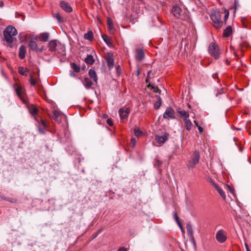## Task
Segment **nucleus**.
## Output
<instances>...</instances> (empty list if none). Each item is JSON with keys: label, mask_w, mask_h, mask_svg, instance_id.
<instances>
[{"label": "nucleus", "mask_w": 251, "mask_h": 251, "mask_svg": "<svg viewBox=\"0 0 251 251\" xmlns=\"http://www.w3.org/2000/svg\"><path fill=\"white\" fill-rule=\"evenodd\" d=\"M29 111L30 113V114L33 115L34 117V119L36 121H38V120L37 118L35 116V115L38 112V109L37 108L34 106H32L30 107L29 108Z\"/></svg>", "instance_id": "obj_23"}, {"label": "nucleus", "mask_w": 251, "mask_h": 251, "mask_svg": "<svg viewBox=\"0 0 251 251\" xmlns=\"http://www.w3.org/2000/svg\"><path fill=\"white\" fill-rule=\"evenodd\" d=\"M169 137L168 134H164L161 136H157L155 138V141L159 144L161 145L164 143L168 140Z\"/></svg>", "instance_id": "obj_11"}, {"label": "nucleus", "mask_w": 251, "mask_h": 251, "mask_svg": "<svg viewBox=\"0 0 251 251\" xmlns=\"http://www.w3.org/2000/svg\"><path fill=\"white\" fill-rule=\"evenodd\" d=\"M130 112V109L128 107L124 108H120L119 110V113L121 119H126L128 117V115Z\"/></svg>", "instance_id": "obj_8"}, {"label": "nucleus", "mask_w": 251, "mask_h": 251, "mask_svg": "<svg viewBox=\"0 0 251 251\" xmlns=\"http://www.w3.org/2000/svg\"><path fill=\"white\" fill-rule=\"evenodd\" d=\"M60 6L62 9H63L67 12L70 13L72 11V7L70 6L69 4L67 2H65L64 1H61L60 2Z\"/></svg>", "instance_id": "obj_12"}, {"label": "nucleus", "mask_w": 251, "mask_h": 251, "mask_svg": "<svg viewBox=\"0 0 251 251\" xmlns=\"http://www.w3.org/2000/svg\"><path fill=\"white\" fill-rule=\"evenodd\" d=\"M157 90H158V88H157V89H155V90H154L155 92H157V91H157Z\"/></svg>", "instance_id": "obj_57"}, {"label": "nucleus", "mask_w": 251, "mask_h": 251, "mask_svg": "<svg viewBox=\"0 0 251 251\" xmlns=\"http://www.w3.org/2000/svg\"><path fill=\"white\" fill-rule=\"evenodd\" d=\"M234 55L236 56L237 55L236 53L234 52Z\"/></svg>", "instance_id": "obj_58"}, {"label": "nucleus", "mask_w": 251, "mask_h": 251, "mask_svg": "<svg viewBox=\"0 0 251 251\" xmlns=\"http://www.w3.org/2000/svg\"><path fill=\"white\" fill-rule=\"evenodd\" d=\"M85 65H84L83 66H82V69L85 70Z\"/></svg>", "instance_id": "obj_52"}, {"label": "nucleus", "mask_w": 251, "mask_h": 251, "mask_svg": "<svg viewBox=\"0 0 251 251\" xmlns=\"http://www.w3.org/2000/svg\"><path fill=\"white\" fill-rule=\"evenodd\" d=\"M186 229L188 236L190 237V238L193 239V230L192 225L190 223L187 224Z\"/></svg>", "instance_id": "obj_20"}, {"label": "nucleus", "mask_w": 251, "mask_h": 251, "mask_svg": "<svg viewBox=\"0 0 251 251\" xmlns=\"http://www.w3.org/2000/svg\"><path fill=\"white\" fill-rule=\"evenodd\" d=\"M232 32V27L230 26H228L224 30L223 32V35L224 37H228L231 34Z\"/></svg>", "instance_id": "obj_24"}, {"label": "nucleus", "mask_w": 251, "mask_h": 251, "mask_svg": "<svg viewBox=\"0 0 251 251\" xmlns=\"http://www.w3.org/2000/svg\"><path fill=\"white\" fill-rule=\"evenodd\" d=\"M26 53L25 47L24 45H21L19 49V56L20 59H23L25 57Z\"/></svg>", "instance_id": "obj_17"}, {"label": "nucleus", "mask_w": 251, "mask_h": 251, "mask_svg": "<svg viewBox=\"0 0 251 251\" xmlns=\"http://www.w3.org/2000/svg\"><path fill=\"white\" fill-rule=\"evenodd\" d=\"M145 52L141 48H138L135 50V58L137 61H141L145 57Z\"/></svg>", "instance_id": "obj_7"}, {"label": "nucleus", "mask_w": 251, "mask_h": 251, "mask_svg": "<svg viewBox=\"0 0 251 251\" xmlns=\"http://www.w3.org/2000/svg\"><path fill=\"white\" fill-rule=\"evenodd\" d=\"M197 127H198L200 132L201 133V132H203V128H202V127L201 126H199V125H197Z\"/></svg>", "instance_id": "obj_42"}, {"label": "nucleus", "mask_w": 251, "mask_h": 251, "mask_svg": "<svg viewBox=\"0 0 251 251\" xmlns=\"http://www.w3.org/2000/svg\"><path fill=\"white\" fill-rule=\"evenodd\" d=\"M176 223L180 228H181L183 227L182 224L181 223V222L179 221H178V222H176Z\"/></svg>", "instance_id": "obj_47"}, {"label": "nucleus", "mask_w": 251, "mask_h": 251, "mask_svg": "<svg viewBox=\"0 0 251 251\" xmlns=\"http://www.w3.org/2000/svg\"><path fill=\"white\" fill-rule=\"evenodd\" d=\"M28 46H29V48L32 50H37V51H39V52H41L43 51L42 48L41 49H37V44L36 42L34 41H32V40L30 41L29 42Z\"/></svg>", "instance_id": "obj_14"}, {"label": "nucleus", "mask_w": 251, "mask_h": 251, "mask_svg": "<svg viewBox=\"0 0 251 251\" xmlns=\"http://www.w3.org/2000/svg\"><path fill=\"white\" fill-rule=\"evenodd\" d=\"M173 216H174V217L176 222H178V221H179L178 217L177 216L176 211L173 212Z\"/></svg>", "instance_id": "obj_38"}, {"label": "nucleus", "mask_w": 251, "mask_h": 251, "mask_svg": "<svg viewBox=\"0 0 251 251\" xmlns=\"http://www.w3.org/2000/svg\"><path fill=\"white\" fill-rule=\"evenodd\" d=\"M200 158V152L196 150L191 156V159L188 161L187 166L189 168H193L199 162Z\"/></svg>", "instance_id": "obj_4"}, {"label": "nucleus", "mask_w": 251, "mask_h": 251, "mask_svg": "<svg viewBox=\"0 0 251 251\" xmlns=\"http://www.w3.org/2000/svg\"><path fill=\"white\" fill-rule=\"evenodd\" d=\"M41 124L42 125L44 126V127H47V125L46 124V123L42 119L41 120Z\"/></svg>", "instance_id": "obj_43"}, {"label": "nucleus", "mask_w": 251, "mask_h": 251, "mask_svg": "<svg viewBox=\"0 0 251 251\" xmlns=\"http://www.w3.org/2000/svg\"><path fill=\"white\" fill-rule=\"evenodd\" d=\"M216 238L219 243L225 242L226 240V232L223 229L218 230L216 235Z\"/></svg>", "instance_id": "obj_6"}, {"label": "nucleus", "mask_w": 251, "mask_h": 251, "mask_svg": "<svg viewBox=\"0 0 251 251\" xmlns=\"http://www.w3.org/2000/svg\"><path fill=\"white\" fill-rule=\"evenodd\" d=\"M245 247H246V251H250L249 247V246H248V244H246V243L245 244Z\"/></svg>", "instance_id": "obj_48"}, {"label": "nucleus", "mask_w": 251, "mask_h": 251, "mask_svg": "<svg viewBox=\"0 0 251 251\" xmlns=\"http://www.w3.org/2000/svg\"><path fill=\"white\" fill-rule=\"evenodd\" d=\"M177 112L181 117L183 118L184 120L188 119L189 117V114L184 110L179 109L177 110Z\"/></svg>", "instance_id": "obj_19"}, {"label": "nucleus", "mask_w": 251, "mask_h": 251, "mask_svg": "<svg viewBox=\"0 0 251 251\" xmlns=\"http://www.w3.org/2000/svg\"><path fill=\"white\" fill-rule=\"evenodd\" d=\"M38 129L39 132L40 133H42V134H44L45 133L44 130L43 129H42L40 127H38Z\"/></svg>", "instance_id": "obj_44"}, {"label": "nucleus", "mask_w": 251, "mask_h": 251, "mask_svg": "<svg viewBox=\"0 0 251 251\" xmlns=\"http://www.w3.org/2000/svg\"><path fill=\"white\" fill-rule=\"evenodd\" d=\"M135 143H136V139L135 138L132 137L131 139V143H130L131 146L133 148L135 145Z\"/></svg>", "instance_id": "obj_37"}, {"label": "nucleus", "mask_w": 251, "mask_h": 251, "mask_svg": "<svg viewBox=\"0 0 251 251\" xmlns=\"http://www.w3.org/2000/svg\"><path fill=\"white\" fill-rule=\"evenodd\" d=\"M15 89L18 96L24 101L23 97L24 96L25 90L23 89L21 86L16 85L15 86Z\"/></svg>", "instance_id": "obj_9"}, {"label": "nucleus", "mask_w": 251, "mask_h": 251, "mask_svg": "<svg viewBox=\"0 0 251 251\" xmlns=\"http://www.w3.org/2000/svg\"><path fill=\"white\" fill-rule=\"evenodd\" d=\"M161 105V99L160 97L157 96V101L154 104V108L155 109H158Z\"/></svg>", "instance_id": "obj_29"}, {"label": "nucleus", "mask_w": 251, "mask_h": 251, "mask_svg": "<svg viewBox=\"0 0 251 251\" xmlns=\"http://www.w3.org/2000/svg\"><path fill=\"white\" fill-rule=\"evenodd\" d=\"M84 38L89 41H92L93 38V33L92 31H88L84 35Z\"/></svg>", "instance_id": "obj_26"}, {"label": "nucleus", "mask_w": 251, "mask_h": 251, "mask_svg": "<svg viewBox=\"0 0 251 251\" xmlns=\"http://www.w3.org/2000/svg\"><path fill=\"white\" fill-rule=\"evenodd\" d=\"M89 75L93 80L94 82L97 83L98 77L96 72L93 70L90 69L88 72Z\"/></svg>", "instance_id": "obj_18"}, {"label": "nucleus", "mask_w": 251, "mask_h": 251, "mask_svg": "<svg viewBox=\"0 0 251 251\" xmlns=\"http://www.w3.org/2000/svg\"><path fill=\"white\" fill-rule=\"evenodd\" d=\"M225 12L226 14L224 16V20H225V21H226L228 18L229 12L226 9L225 10Z\"/></svg>", "instance_id": "obj_40"}, {"label": "nucleus", "mask_w": 251, "mask_h": 251, "mask_svg": "<svg viewBox=\"0 0 251 251\" xmlns=\"http://www.w3.org/2000/svg\"><path fill=\"white\" fill-rule=\"evenodd\" d=\"M70 75L72 77H74L75 76V74H74L73 71H70Z\"/></svg>", "instance_id": "obj_46"}, {"label": "nucleus", "mask_w": 251, "mask_h": 251, "mask_svg": "<svg viewBox=\"0 0 251 251\" xmlns=\"http://www.w3.org/2000/svg\"><path fill=\"white\" fill-rule=\"evenodd\" d=\"M108 25H109V27H110V28H111V26H112V24H111L110 23L109 20H108Z\"/></svg>", "instance_id": "obj_50"}, {"label": "nucleus", "mask_w": 251, "mask_h": 251, "mask_svg": "<svg viewBox=\"0 0 251 251\" xmlns=\"http://www.w3.org/2000/svg\"><path fill=\"white\" fill-rule=\"evenodd\" d=\"M241 23L244 28L251 29V26H248V23H249V21L246 18H243L241 19Z\"/></svg>", "instance_id": "obj_27"}, {"label": "nucleus", "mask_w": 251, "mask_h": 251, "mask_svg": "<svg viewBox=\"0 0 251 251\" xmlns=\"http://www.w3.org/2000/svg\"><path fill=\"white\" fill-rule=\"evenodd\" d=\"M3 5V2H1L0 3V6L2 7Z\"/></svg>", "instance_id": "obj_53"}, {"label": "nucleus", "mask_w": 251, "mask_h": 251, "mask_svg": "<svg viewBox=\"0 0 251 251\" xmlns=\"http://www.w3.org/2000/svg\"><path fill=\"white\" fill-rule=\"evenodd\" d=\"M157 19L159 20V17H157Z\"/></svg>", "instance_id": "obj_59"}, {"label": "nucleus", "mask_w": 251, "mask_h": 251, "mask_svg": "<svg viewBox=\"0 0 251 251\" xmlns=\"http://www.w3.org/2000/svg\"><path fill=\"white\" fill-rule=\"evenodd\" d=\"M106 123L110 126H113V122H112V120L110 119H108L107 120Z\"/></svg>", "instance_id": "obj_41"}, {"label": "nucleus", "mask_w": 251, "mask_h": 251, "mask_svg": "<svg viewBox=\"0 0 251 251\" xmlns=\"http://www.w3.org/2000/svg\"><path fill=\"white\" fill-rule=\"evenodd\" d=\"M57 41L55 40H52L50 41L48 43L49 50L51 52H54L56 50V48L57 47Z\"/></svg>", "instance_id": "obj_13"}, {"label": "nucleus", "mask_w": 251, "mask_h": 251, "mask_svg": "<svg viewBox=\"0 0 251 251\" xmlns=\"http://www.w3.org/2000/svg\"><path fill=\"white\" fill-rule=\"evenodd\" d=\"M211 183L212 185L214 186V187L216 188L217 191L218 192L219 194L220 195L221 197L224 199L225 200L226 198V196L225 193V192L223 191V190L220 188V187L215 182L211 181Z\"/></svg>", "instance_id": "obj_15"}, {"label": "nucleus", "mask_w": 251, "mask_h": 251, "mask_svg": "<svg viewBox=\"0 0 251 251\" xmlns=\"http://www.w3.org/2000/svg\"><path fill=\"white\" fill-rule=\"evenodd\" d=\"M106 62L107 66L109 68H112L114 66V59L112 57V54L111 53H108L106 58Z\"/></svg>", "instance_id": "obj_16"}, {"label": "nucleus", "mask_w": 251, "mask_h": 251, "mask_svg": "<svg viewBox=\"0 0 251 251\" xmlns=\"http://www.w3.org/2000/svg\"><path fill=\"white\" fill-rule=\"evenodd\" d=\"M174 16L181 20H185L187 18V15L182 9L178 5H175L172 10Z\"/></svg>", "instance_id": "obj_3"}, {"label": "nucleus", "mask_w": 251, "mask_h": 251, "mask_svg": "<svg viewBox=\"0 0 251 251\" xmlns=\"http://www.w3.org/2000/svg\"><path fill=\"white\" fill-rule=\"evenodd\" d=\"M226 187L229 191H230L232 194H234V190L233 188H232L229 185H226Z\"/></svg>", "instance_id": "obj_39"}, {"label": "nucleus", "mask_w": 251, "mask_h": 251, "mask_svg": "<svg viewBox=\"0 0 251 251\" xmlns=\"http://www.w3.org/2000/svg\"><path fill=\"white\" fill-rule=\"evenodd\" d=\"M17 29L12 25L8 26L3 31V35L6 42L11 44L14 41L13 37L17 34Z\"/></svg>", "instance_id": "obj_1"}, {"label": "nucleus", "mask_w": 251, "mask_h": 251, "mask_svg": "<svg viewBox=\"0 0 251 251\" xmlns=\"http://www.w3.org/2000/svg\"><path fill=\"white\" fill-rule=\"evenodd\" d=\"M222 15L217 10H212L210 18L213 23V26L217 28H220L223 26V21L221 20Z\"/></svg>", "instance_id": "obj_2"}, {"label": "nucleus", "mask_w": 251, "mask_h": 251, "mask_svg": "<svg viewBox=\"0 0 251 251\" xmlns=\"http://www.w3.org/2000/svg\"><path fill=\"white\" fill-rule=\"evenodd\" d=\"M18 72L22 75L26 76L27 75V74L25 73V68L23 67L20 66L18 67Z\"/></svg>", "instance_id": "obj_32"}, {"label": "nucleus", "mask_w": 251, "mask_h": 251, "mask_svg": "<svg viewBox=\"0 0 251 251\" xmlns=\"http://www.w3.org/2000/svg\"><path fill=\"white\" fill-rule=\"evenodd\" d=\"M25 73H27L28 72H29V70L27 68H25Z\"/></svg>", "instance_id": "obj_49"}, {"label": "nucleus", "mask_w": 251, "mask_h": 251, "mask_svg": "<svg viewBox=\"0 0 251 251\" xmlns=\"http://www.w3.org/2000/svg\"><path fill=\"white\" fill-rule=\"evenodd\" d=\"M157 90H158V88H157V89H155V90H154L155 92H157V91H157Z\"/></svg>", "instance_id": "obj_56"}, {"label": "nucleus", "mask_w": 251, "mask_h": 251, "mask_svg": "<svg viewBox=\"0 0 251 251\" xmlns=\"http://www.w3.org/2000/svg\"><path fill=\"white\" fill-rule=\"evenodd\" d=\"M49 37V34L48 33H43L40 35L41 40L43 42H46Z\"/></svg>", "instance_id": "obj_30"}, {"label": "nucleus", "mask_w": 251, "mask_h": 251, "mask_svg": "<svg viewBox=\"0 0 251 251\" xmlns=\"http://www.w3.org/2000/svg\"><path fill=\"white\" fill-rule=\"evenodd\" d=\"M184 122L185 124L186 129L187 130H190L192 128V122L188 118L184 120Z\"/></svg>", "instance_id": "obj_28"}, {"label": "nucleus", "mask_w": 251, "mask_h": 251, "mask_svg": "<svg viewBox=\"0 0 251 251\" xmlns=\"http://www.w3.org/2000/svg\"><path fill=\"white\" fill-rule=\"evenodd\" d=\"M71 66L74 72L76 73H78L80 72V67L78 66L75 63H72Z\"/></svg>", "instance_id": "obj_31"}, {"label": "nucleus", "mask_w": 251, "mask_h": 251, "mask_svg": "<svg viewBox=\"0 0 251 251\" xmlns=\"http://www.w3.org/2000/svg\"><path fill=\"white\" fill-rule=\"evenodd\" d=\"M134 134L136 136H140L142 134V132L138 128H135L134 130Z\"/></svg>", "instance_id": "obj_35"}, {"label": "nucleus", "mask_w": 251, "mask_h": 251, "mask_svg": "<svg viewBox=\"0 0 251 251\" xmlns=\"http://www.w3.org/2000/svg\"><path fill=\"white\" fill-rule=\"evenodd\" d=\"M117 251H127V250L125 247H121Z\"/></svg>", "instance_id": "obj_45"}, {"label": "nucleus", "mask_w": 251, "mask_h": 251, "mask_svg": "<svg viewBox=\"0 0 251 251\" xmlns=\"http://www.w3.org/2000/svg\"><path fill=\"white\" fill-rule=\"evenodd\" d=\"M208 51L211 55L215 59L220 57V52L218 46L214 43H211L209 46Z\"/></svg>", "instance_id": "obj_5"}, {"label": "nucleus", "mask_w": 251, "mask_h": 251, "mask_svg": "<svg viewBox=\"0 0 251 251\" xmlns=\"http://www.w3.org/2000/svg\"><path fill=\"white\" fill-rule=\"evenodd\" d=\"M157 90H158V88H157V89H155V90H154L155 92H157V91H157Z\"/></svg>", "instance_id": "obj_55"}, {"label": "nucleus", "mask_w": 251, "mask_h": 251, "mask_svg": "<svg viewBox=\"0 0 251 251\" xmlns=\"http://www.w3.org/2000/svg\"><path fill=\"white\" fill-rule=\"evenodd\" d=\"M194 123H195V124H196V125L197 126V125H199V124H198V123H197L196 121H194Z\"/></svg>", "instance_id": "obj_54"}, {"label": "nucleus", "mask_w": 251, "mask_h": 251, "mask_svg": "<svg viewBox=\"0 0 251 251\" xmlns=\"http://www.w3.org/2000/svg\"><path fill=\"white\" fill-rule=\"evenodd\" d=\"M52 114L53 119L57 122H61V119L60 118V114L59 112L57 110H54L52 111Z\"/></svg>", "instance_id": "obj_22"}, {"label": "nucleus", "mask_w": 251, "mask_h": 251, "mask_svg": "<svg viewBox=\"0 0 251 251\" xmlns=\"http://www.w3.org/2000/svg\"><path fill=\"white\" fill-rule=\"evenodd\" d=\"M175 111L174 109L171 107H168L164 113L163 117L165 119L173 118L174 117Z\"/></svg>", "instance_id": "obj_10"}, {"label": "nucleus", "mask_w": 251, "mask_h": 251, "mask_svg": "<svg viewBox=\"0 0 251 251\" xmlns=\"http://www.w3.org/2000/svg\"><path fill=\"white\" fill-rule=\"evenodd\" d=\"M83 83L86 89H89L91 88L93 83L90 78L86 77L84 78Z\"/></svg>", "instance_id": "obj_21"}, {"label": "nucleus", "mask_w": 251, "mask_h": 251, "mask_svg": "<svg viewBox=\"0 0 251 251\" xmlns=\"http://www.w3.org/2000/svg\"><path fill=\"white\" fill-rule=\"evenodd\" d=\"M102 38H103V40L104 41V42L108 46H110V45L111 44V42H110V39H109V38L107 36H106V35H103L102 36Z\"/></svg>", "instance_id": "obj_33"}, {"label": "nucleus", "mask_w": 251, "mask_h": 251, "mask_svg": "<svg viewBox=\"0 0 251 251\" xmlns=\"http://www.w3.org/2000/svg\"><path fill=\"white\" fill-rule=\"evenodd\" d=\"M54 16L56 18L58 23H60L63 21L62 17L59 13H55Z\"/></svg>", "instance_id": "obj_34"}, {"label": "nucleus", "mask_w": 251, "mask_h": 251, "mask_svg": "<svg viewBox=\"0 0 251 251\" xmlns=\"http://www.w3.org/2000/svg\"><path fill=\"white\" fill-rule=\"evenodd\" d=\"M85 62L89 65H92L94 63L95 60L92 55H88L85 58Z\"/></svg>", "instance_id": "obj_25"}, {"label": "nucleus", "mask_w": 251, "mask_h": 251, "mask_svg": "<svg viewBox=\"0 0 251 251\" xmlns=\"http://www.w3.org/2000/svg\"><path fill=\"white\" fill-rule=\"evenodd\" d=\"M180 229H181V231H182L183 233H184V229H183V227H181V228H180Z\"/></svg>", "instance_id": "obj_51"}, {"label": "nucleus", "mask_w": 251, "mask_h": 251, "mask_svg": "<svg viewBox=\"0 0 251 251\" xmlns=\"http://www.w3.org/2000/svg\"><path fill=\"white\" fill-rule=\"evenodd\" d=\"M30 82L31 85H32V86H34L36 84V81L33 78L32 75L30 76Z\"/></svg>", "instance_id": "obj_36"}]
</instances>
